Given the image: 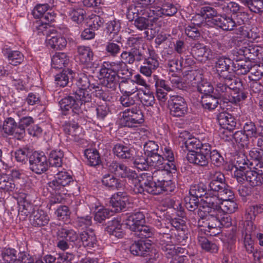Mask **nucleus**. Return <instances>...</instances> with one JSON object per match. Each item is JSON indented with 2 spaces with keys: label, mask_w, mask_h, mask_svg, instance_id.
I'll return each mask as SVG.
<instances>
[{
  "label": "nucleus",
  "mask_w": 263,
  "mask_h": 263,
  "mask_svg": "<svg viewBox=\"0 0 263 263\" xmlns=\"http://www.w3.org/2000/svg\"><path fill=\"white\" fill-rule=\"evenodd\" d=\"M74 78L78 89L71 95L62 99L59 103L62 115H67V112L71 110L73 116L78 120L93 105L91 103V96L87 90H91L96 88V85L91 84L89 77L84 73L79 74Z\"/></svg>",
  "instance_id": "obj_1"
},
{
  "label": "nucleus",
  "mask_w": 263,
  "mask_h": 263,
  "mask_svg": "<svg viewBox=\"0 0 263 263\" xmlns=\"http://www.w3.org/2000/svg\"><path fill=\"white\" fill-rule=\"evenodd\" d=\"M145 220L143 213L135 212L131 213L125 221L127 228L131 231V234L140 239L151 237L153 235V229L144 225Z\"/></svg>",
  "instance_id": "obj_2"
},
{
  "label": "nucleus",
  "mask_w": 263,
  "mask_h": 263,
  "mask_svg": "<svg viewBox=\"0 0 263 263\" xmlns=\"http://www.w3.org/2000/svg\"><path fill=\"white\" fill-rule=\"evenodd\" d=\"M57 247L62 251L69 249L70 243L78 247L80 242L79 234L72 229L61 228L57 232Z\"/></svg>",
  "instance_id": "obj_3"
},
{
  "label": "nucleus",
  "mask_w": 263,
  "mask_h": 263,
  "mask_svg": "<svg viewBox=\"0 0 263 263\" xmlns=\"http://www.w3.org/2000/svg\"><path fill=\"white\" fill-rule=\"evenodd\" d=\"M242 46L233 51V54L238 57L242 55L249 61H256L263 59V48L253 44H246V42L238 40Z\"/></svg>",
  "instance_id": "obj_4"
},
{
  "label": "nucleus",
  "mask_w": 263,
  "mask_h": 263,
  "mask_svg": "<svg viewBox=\"0 0 263 263\" xmlns=\"http://www.w3.org/2000/svg\"><path fill=\"white\" fill-rule=\"evenodd\" d=\"M120 124L123 127H134L144 122V116L137 105L134 107L125 109L122 112Z\"/></svg>",
  "instance_id": "obj_5"
},
{
  "label": "nucleus",
  "mask_w": 263,
  "mask_h": 263,
  "mask_svg": "<svg viewBox=\"0 0 263 263\" xmlns=\"http://www.w3.org/2000/svg\"><path fill=\"white\" fill-rule=\"evenodd\" d=\"M175 227H178L177 232L175 233L174 236H172L170 234H164L160 239V245L162 246V241L165 243L175 247V246L180 245L181 246H185L186 243L189 241V236L185 230V226H182V228H180L177 221L174 222Z\"/></svg>",
  "instance_id": "obj_6"
},
{
  "label": "nucleus",
  "mask_w": 263,
  "mask_h": 263,
  "mask_svg": "<svg viewBox=\"0 0 263 263\" xmlns=\"http://www.w3.org/2000/svg\"><path fill=\"white\" fill-rule=\"evenodd\" d=\"M73 182L72 176L66 171H59L55 179L48 183V186L56 194L65 195L67 190L65 187Z\"/></svg>",
  "instance_id": "obj_7"
},
{
  "label": "nucleus",
  "mask_w": 263,
  "mask_h": 263,
  "mask_svg": "<svg viewBox=\"0 0 263 263\" xmlns=\"http://www.w3.org/2000/svg\"><path fill=\"white\" fill-rule=\"evenodd\" d=\"M29 169L33 173L41 175L48 170V159L42 153L34 152L29 157Z\"/></svg>",
  "instance_id": "obj_8"
},
{
  "label": "nucleus",
  "mask_w": 263,
  "mask_h": 263,
  "mask_svg": "<svg viewBox=\"0 0 263 263\" xmlns=\"http://www.w3.org/2000/svg\"><path fill=\"white\" fill-rule=\"evenodd\" d=\"M209 152L210 144L205 143L198 151L188 153L186 158L190 163L198 166L206 167L208 166L209 162Z\"/></svg>",
  "instance_id": "obj_9"
},
{
  "label": "nucleus",
  "mask_w": 263,
  "mask_h": 263,
  "mask_svg": "<svg viewBox=\"0 0 263 263\" xmlns=\"http://www.w3.org/2000/svg\"><path fill=\"white\" fill-rule=\"evenodd\" d=\"M102 72L106 75L107 72L117 76L122 79L129 77L130 72L128 66L122 61L116 62H104L101 67Z\"/></svg>",
  "instance_id": "obj_10"
},
{
  "label": "nucleus",
  "mask_w": 263,
  "mask_h": 263,
  "mask_svg": "<svg viewBox=\"0 0 263 263\" xmlns=\"http://www.w3.org/2000/svg\"><path fill=\"white\" fill-rule=\"evenodd\" d=\"M187 78L192 82V84L196 85L198 91L203 96L213 93L214 87L210 82L202 79L201 74L196 70H191L186 74Z\"/></svg>",
  "instance_id": "obj_11"
},
{
  "label": "nucleus",
  "mask_w": 263,
  "mask_h": 263,
  "mask_svg": "<svg viewBox=\"0 0 263 263\" xmlns=\"http://www.w3.org/2000/svg\"><path fill=\"white\" fill-rule=\"evenodd\" d=\"M161 250L164 252V255L170 259V263H183L186 256V249L182 247H175L171 245H168L162 241V246H160Z\"/></svg>",
  "instance_id": "obj_12"
},
{
  "label": "nucleus",
  "mask_w": 263,
  "mask_h": 263,
  "mask_svg": "<svg viewBox=\"0 0 263 263\" xmlns=\"http://www.w3.org/2000/svg\"><path fill=\"white\" fill-rule=\"evenodd\" d=\"M168 104L172 116L176 117H183L187 112V105L185 99L178 95L170 97Z\"/></svg>",
  "instance_id": "obj_13"
},
{
  "label": "nucleus",
  "mask_w": 263,
  "mask_h": 263,
  "mask_svg": "<svg viewBox=\"0 0 263 263\" xmlns=\"http://www.w3.org/2000/svg\"><path fill=\"white\" fill-rule=\"evenodd\" d=\"M211 22L213 25L222 29L224 31H231L234 30L235 28L240 26L244 24V21L240 18L239 20H236L232 17L226 15H219L213 19L211 20Z\"/></svg>",
  "instance_id": "obj_14"
},
{
  "label": "nucleus",
  "mask_w": 263,
  "mask_h": 263,
  "mask_svg": "<svg viewBox=\"0 0 263 263\" xmlns=\"http://www.w3.org/2000/svg\"><path fill=\"white\" fill-rule=\"evenodd\" d=\"M2 257L7 263H30L33 258L26 252L17 253L14 249L8 248L3 251Z\"/></svg>",
  "instance_id": "obj_15"
},
{
  "label": "nucleus",
  "mask_w": 263,
  "mask_h": 263,
  "mask_svg": "<svg viewBox=\"0 0 263 263\" xmlns=\"http://www.w3.org/2000/svg\"><path fill=\"white\" fill-rule=\"evenodd\" d=\"M107 167L109 172L119 177L127 178L130 180L136 179L137 178V174L135 171L131 170L123 163L116 161H112L109 163Z\"/></svg>",
  "instance_id": "obj_16"
},
{
  "label": "nucleus",
  "mask_w": 263,
  "mask_h": 263,
  "mask_svg": "<svg viewBox=\"0 0 263 263\" xmlns=\"http://www.w3.org/2000/svg\"><path fill=\"white\" fill-rule=\"evenodd\" d=\"M198 215L201 220L205 227H207L209 229V232L211 230H218L220 228V218L217 211L213 210L212 211L207 210H198Z\"/></svg>",
  "instance_id": "obj_17"
},
{
  "label": "nucleus",
  "mask_w": 263,
  "mask_h": 263,
  "mask_svg": "<svg viewBox=\"0 0 263 263\" xmlns=\"http://www.w3.org/2000/svg\"><path fill=\"white\" fill-rule=\"evenodd\" d=\"M129 203V196L124 192H118L113 194L110 199V209L114 213L122 212Z\"/></svg>",
  "instance_id": "obj_18"
},
{
  "label": "nucleus",
  "mask_w": 263,
  "mask_h": 263,
  "mask_svg": "<svg viewBox=\"0 0 263 263\" xmlns=\"http://www.w3.org/2000/svg\"><path fill=\"white\" fill-rule=\"evenodd\" d=\"M191 54L196 59L202 61L210 60L212 58L211 50L205 45L199 42H195L191 44Z\"/></svg>",
  "instance_id": "obj_19"
},
{
  "label": "nucleus",
  "mask_w": 263,
  "mask_h": 263,
  "mask_svg": "<svg viewBox=\"0 0 263 263\" xmlns=\"http://www.w3.org/2000/svg\"><path fill=\"white\" fill-rule=\"evenodd\" d=\"M3 130L7 136H12L18 140H22V130L18 124L11 117L7 118L3 123Z\"/></svg>",
  "instance_id": "obj_20"
},
{
  "label": "nucleus",
  "mask_w": 263,
  "mask_h": 263,
  "mask_svg": "<svg viewBox=\"0 0 263 263\" xmlns=\"http://www.w3.org/2000/svg\"><path fill=\"white\" fill-rule=\"evenodd\" d=\"M209 192H213L216 194L220 198H227L233 196V192L231 187L228 185L226 181L222 182H213L208 184Z\"/></svg>",
  "instance_id": "obj_21"
},
{
  "label": "nucleus",
  "mask_w": 263,
  "mask_h": 263,
  "mask_svg": "<svg viewBox=\"0 0 263 263\" xmlns=\"http://www.w3.org/2000/svg\"><path fill=\"white\" fill-rule=\"evenodd\" d=\"M147 161L148 167L153 166L157 169L161 168L169 171L171 170H175L176 168L175 164L166 163V160L158 153L148 156Z\"/></svg>",
  "instance_id": "obj_22"
},
{
  "label": "nucleus",
  "mask_w": 263,
  "mask_h": 263,
  "mask_svg": "<svg viewBox=\"0 0 263 263\" xmlns=\"http://www.w3.org/2000/svg\"><path fill=\"white\" fill-rule=\"evenodd\" d=\"M233 66V62L226 56L219 57L215 64V68L220 79H223L232 73L229 71L231 66Z\"/></svg>",
  "instance_id": "obj_23"
},
{
  "label": "nucleus",
  "mask_w": 263,
  "mask_h": 263,
  "mask_svg": "<svg viewBox=\"0 0 263 263\" xmlns=\"http://www.w3.org/2000/svg\"><path fill=\"white\" fill-rule=\"evenodd\" d=\"M221 196H219L216 194H214L212 196L207 195H205L204 198L201 200L202 201V205L201 209H199L198 210H207L217 211L220 209Z\"/></svg>",
  "instance_id": "obj_24"
},
{
  "label": "nucleus",
  "mask_w": 263,
  "mask_h": 263,
  "mask_svg": "<svg viewBox=\"0 0 263 263\" xmlns=\"http://www.w3.org/2000/svg\"><path fill=\"white\" fill-rule=\"evenodd\" d=\"M76 75V73L71 70L69 69L63 70L62 71L55 76V81L57 84L60 87L70 86L72 85L73 80Z\"/></svg>",
  "instance_id": "obj_25"
},
{
  "label": "nucleus",
  "mask_w": 263,
  "mask_h": 263,
  "mask_svg": "<svg viewBox=\"0 0 263 263\" xmlns=\"http://www.w3.org/2000/svg\"><path fill=\"white\" fill-rule=\"evenodd\" d=\"M219 125L223 129L233 130L236 126V120L233 116L227 112H221L217 116Z\"/></svg>",
  "instance_id": "obj_26"
},
{
  "label": "nucleus",
  "mask_w": 263,
  "mask_h": 263,
  "mask_svg": "<svg viewBox=\"0 0 263 263\" xmlns=\"http://www.w3.org/2000/svg\"><path fill=\"white\" fill-rule=\"evenodd\" d=\"M151 245L144 241L139 240L135 241L130 246L131 253L135 256H145L149 253Z\"/></svg>",
  "instance_id": "obj_27"
},
{
  "label": "nucleus",
  "mask_w": 263,
  "mask_h": 263,
  "mask_svg": "<svg viewBox=\"0 0 263 263\" xmlns=\"http://www.w3.org/2000/svg\"><path fill=\"white\" fill-rule=\"evenodd\" d=\"M104 74L103 72H102V69H100V75L104 78L103 84L106 88H110L112 90H116L118 86L120 87L121 84L127 82V79H124L119 83V79L120 77L109 72H107L106 75H104Z\"/></svg>",
  "instance_id": "obj_28"
},
{
  "label": "nucleus",
  "mask_w": 263,
  "mask_h": 263,
  "mask_svg": "<svg viewBox=\"0 0 263 263\" xmlns=\"http://www.w3.org/2000/svg\"><path fill=\"white\" fill-rule=\"evenodd\" d=\"M23 200L18 202V214L24 216V218L28 215H32L33 213L36 211L35 209H37L34 206L32 202L30 200L29 197L25 195L22 198Z\"/></svg>",
  "instance_id": "obj_29"
},
{
  "label": "nucleus",
  "mask_w": 263,
  "mask_h": 263,
  "mask_svg": "<svg viewBox=\"0 0 263 263\" xmlns=\"http://www.w3.org/2000/svg\"><path fill=\"white\" fill-rule=\"evenodd\" d=\"M113 153L117 157L122 159H131L135 155L134 149L122 144L115 145L112 149Z\"/></svg>",
  "instance_id": "obj_30"
},
{
  "label": "nucleus",
  "mask_w": 263,
  "mask_h": 263,
  "mask_svg": "<svg viewBox=\"0 0 263 263\" xmlns=\"http://www.w3.org/2000/svg\"><path fill=\"white\" fill-rule=\"evenodd\" d=\"M78 58L80 62L86 65H90L92 63L94 53L89 46H78L77 48Z\"/></svg>",
  "instance_id": "obj_31"
},
{
  "label": "nucleus",
  "mask_w": 263,
  "mask_h": 263,
  "mask_svg": "<svg viewBox=\"0 0 263 263\" xmlns=\"http://www.w3.org/2000/svg\"><path fill=\"white\" fill-rule=\"evenodd\" d=\"M133 180L141 183L144 186L145 192L153 194L156 184L154 182L153 173H143L139 177L137 176V178Z\"/></svg>",
  "instance_id": "obj_32"
},
{
  "label": "nucleus",
  "mask_w": 263,
  "mask_h": 263,
  "mask_svg": "<svg viewBox=\"0 0 263 263\" xmlns=\"http://www.w3.org/2000/svg\"><path fill=\"white\" fill-rule=\"evenodd\" d=\"M49 220L47 213L42 210L37 209L30 216V221L34 227H41L48 224Z\"/></svg>",
  "instance_id": "obj_33"
},
{
  "label": "nucleus",
  "mask_w": 263,
  "mask_h": 263,
  "mask_svg": "<svg viewBox=\"0 0 263 263\" xmlns=\"http://www.w3.org/2000/svg\"><path fill=\"white\" fill-rule=\"evenodd\" d=\"M138 88L132 89L131 91H121L122 95L120 98V101L121 104L124 107H135L137 105L136 104L135 99L138 97V93L135 94L137 91Z\"/></svg>",
  "instance_id": "obj_34"
},
{
  "label": "nucleus",
  "mask_w": 263,
  "mask_h": 263,
  "mask_svg": "<svg viewBox=\"0 0 263 263\" xmlns=\"http://www.w3.org/2000/svg\"><path fill=\"white\" fill-rule=\"evenodd\" d=\"M51 34L46 37L47 44L48 47L54 50H62L67 45V41L64 37L59 35Z\"/></svg>",
  "instance_id": "obj_35"
},
{
  "label": "nucleus",
  "mask_w": 263,
  "mask_h": 263,
  "mask_svg": "<svg viewBox=\"0 0 263 263\" xmlns=\"http://www.w3.org/2000/svg\"><path fill=\"white\" fill-rule=\"evenodd\" d=\"M79 235L80 242L78 246H80V243L82 242L84 247L91 248H93L97 243L96 236L91 229L83 231L81 234H79Z\"/></svg>",
  "instance_id": "obj_36"
},
{
  "label": "nucleus",
  "mask_w": 263,
  "mask_h": 263,
  "mask_svg": "<svg viewBox=\"0 0 263 263\" xmlns=\"http://www.w3.org/2000/svg\"><path fill=\"white\" fill-rule=\"evenodd\" d=\"M158 66V61L153 55H152L144 61L143 65L140 67V72L148 77L151 76L153 72L156 69Z\"/></svg>",
  "instance_id": "obj_37"
},
{
  "label": "nucleus",
  "mask_w": 263,
  "mask_h": 263,
  "mask_svg": "<svg viewBox=\"0 0 263 263\" xmlns=\"http://www.w3.org/2000/svg\"><path fill=\"white\" fill-rule=\"evenodd\" d=\"M226 83V79H221L220 82L216 85L214 93L219 99H222L224 103H228V98L231 94L230 88Z\"/></svg>",
  "instance_id": "obj_38"
},
{
  "label": "nucleus",
  "mask_w": 263,
  "mask_h": 263,
  "mask_svg": "<svg viewBox=\"0 0 263 263\" xmlns=\"http://www.w3.org/2000/svg\"><path fill=\"white\" fill-rule=\"evenodd\" d=\"M103 185L111 190H119L122 188V181L111 174L104 175L102 179Z\"/></svg>",
  "instance_id": "obj_39"
},
{
  "label": "nucleus",
  "mask_w": 263,
  "mask_h": 263,
  "mask_svg": "<svg viewBox=\"0 0 263 263\" xmlns=\"http://www.w3.org/2000/svg\"><path fill=\"white\" fill-rule=\"evenodd\" d=\"M250 62L249 60H242L241 58L239 59H236L235 62H233V70L237 74H246L252 67V64Z\"/></svg>",
  "instance_id": "obj_40"
},
{
  "label": "nucleus",
  "mask_w": 263,
  "mask_h": 263,
  "mask_svg": "<svg viewBox=\"0 0 263 263\" xmlns=\"http://www.w3.org/2000/svg\"><path fill=\"white\" fill-rule=\"evenodd\" d=\"M245 179L253 187L260 186L263 183V177L250 167L247 168Z\"/></svg>",
  "instance_id": "obj_41"
},
{
  "label": "nucleus",
  "mask_w": 263,
  "mask_h": 263,
  "mask_svg": "<svg viewBox=\"0 0 263 263\" xmlns=\"http://www.w3.org/2000/svg\"><path fill=\"white\" fill-rule=\"evenodd\" d=\"M69 61V58L65 53L57 52L52 58L51 66L54 69H62L68 64Z\"/></svg>",
  "instance_id": "obj_42"
},
{
  "label": "nucleus",
  "mask_w": 263,
  "mask_h": 263,
  "mask_svg": "<svg viewBox=\"0 0 263 263\" xmlns=\"http://www.w3.org/2000/svg\"><path fill=\"white\" fill-rule=\"evenodd\" d=\"M208 192H209V189L207 185L202 182H200L191 186L189 194L190 196L200 199L207 195Z\"/></svg>",
  "instance_id": "obj_43"
},
{
  "label": "nucleus",
  "mask_w": 263,
  "mask_h": 263,
  "mask_svg": "<svg viewBox=\"0 0 263 263\" xmlns=\"http://www.w3.org/2000/svg\"><path fill=\"white\" fill-rule=\"evenodd\" d=\"M175 184L171 180H166L159 184H156L153 195H159L163 192L166 194L174 191Z\"/></svg>",
  "instance_id": "obj_44"
},
{
  "label": "nucleus",
  "mask_w": 263,
  "mask_h": 263,
  "mask_svg": "<svg viewBox=\"0 0 263 263\" xmlns=\"http://www.w3.org/2000/svg\"><path fill=\"white\" fill-rule=\"evenodd\" d=\"M84 156L87 159V164L96 166L101 163L100 155L98 151L95 148H88L84 151Z\"/></svg>",
  "instance_id": "obj_45"
},
{
  "label": "nucleus",
  "mask_w": 263,
  "mask_h": 263,
  "mask_svg": "<svg viewBox=\"0 0 263 263\" xmlns=\"http://www.w3.org/2000/svg\"><path fill=\"white\" fill-rule=\"evenodd\" d=\"M121 226L119 221L114 218L112 220L108 221L107 226L106 227L105 230L109 234L120 238L123 236V233L121 231Z\"/></svg>",
  "instance_id": "obj_46"
},
{
  "label": "nucleus",
  "mask_w": 263,
  "mask_h": 263,
  "mask_svg": "<svg viewBox=\"0 0 263 263\" xmlns=\"http://www.w3.org/2000/svg\"><path fill=\"white\" fill-rule=\"evenodd\" d=\"M219 98L214 94L202 96L201 103L203 108L210 111L215 109L219 104L218 99Z\"/></svg>",
  "instance_id": "obj_47"
},
{
  "label": "nucleus",
  "mask_w": 263,
  "mask_h": 263,
  "mask_svg": "<svg viewBox=\"0 0 263 263\" xmlns=\"http://www.w3.org/2000/svg\"><path fill=\"white\" fill-rule=\"evenodd\" d=\"M234 198V194L233 196L230 197L221 198L222 200L221 202L220 209L224 212L227 213H233L238 209V205L236 202L233 200Z\"/></svg>",
  "instance_id": "obj_48"
},
{
  "label": "nucleus",
  "mask_w": 263,
  "mask_h": 263,
  "mask_svg": "<svg viewBox=\"0 0 263 263\" xmlns=\"http://www.w3.org/2000/svg\"><path fill=\"white\" fill-rule=\"evenodd\" d=\"M130 51L133 55V61L137 62L144 61L153 55V53H154L153 50L149 49L146 50L143 48H142V49H130Z\"/></svg>",
  "instance_id": "obj_49"
},
{
  "label": "nucleus",
  "mask_w": 263,
  "mask_h": 263,
  "mask_svg": "<svg viewBox=\"0 0 263 263\" xmlns=\"http://www.w3.org/2000/svg\"><path fill=\"white\" fill-rule=\"evenodd\" d=\"M64 153L61 150H53L49 155L48 163L51 166L61 167L63 163Z\"/></svg>",
  "instance_id": "obj_50"
},
{
  "label": "nucleus",
  "mask_w": 263,
  "mask_h": 263,
  "mask_svg": "<svg viewBox=\"0 0 263 263\" xmlns=\"http://www.w3.org/2000/svg\"><path fill=\"white\" fill-rule=\"evenodd\" d=\"M233 138L239 147L249 148L250 146H252L250 145V137L245 134L242 130L237 131L233 134Z\"/></svg>",
  "instance_id": "obj_51"
},
{
  "label": "nucleus",
  "mask_w": 263,
  "mask_h": 263,
  "mask_svg": "<svg viewBox=\"0 0 263 263\" xmlns=\"http://www.w3.org/2000/svg\"><path fill=\"white\" fill-rule=\"evenodd\" d=\"M142 15L145 16H139L137 17L136 20H135L134 24L140 30L148 29L149 27L152 25L151 24L152 21L154 22L157 18L154 17L153 19H149V18H146V17H150L149 15L144 14V13Z\"/></svg>",
  "instance_id": "obj_52"
},
{
  "label": "nucleus",
  "mask_w": 263,
  "mask_h": 263,
  "mask_svg": "<svg viewBox=\"0 0 263 263\" xmlns=\"http://www.w3.org/2000/svg\"><path fill=\"white\" fill-rule=\"evenodd\" d=\"M155 11L157 12V16H173L177 13V9L172 4L166 3L161 7H158Z\"/></svg>",
  "instance_id": "obj_53"
},
{
  "label": "nucleus",
  "mask_w": 263,
  "mask_h": 263,
  "mask_svg": "<svg viewBox=\"0 0 263 263\" xmlns=\"http://www.w3.org/2000/svg\"><path fill=\"white\" fill-rule=\"evenodd\" d=\"M97 111V118L100 121V123L103 126H107L109 123L106 120V117L108 114L109 109L107 105H102L96 108Z\"/></svg>",
  "instance_id": "obj_54"
},
{
  "label": "nucleus",
  "mask_w": 263,
  "mask_h": 263,
  "mask_svg": "<svg viewBox=\"0 0 263 263\" xmlns=\"http://www.w3.org/2000/svg\"><path fill=\"white\" fill-rule=\"evenodd\" d=\"M4 54L9 63L14 66L20 64L24 59L23 54L19 51L7 50Z\"/></svg>",
  "instance_id": "obj_55"
},
{
  "label": "nucleus",
  "mask_w": 263,
  "mask_h": 263,
  "mask_svg": "<svg viewBox=\"0 0 263 263\" xmlns=\"http://www.w3.org/2000/svg\"><path fill=\"white\" fill-rule=\"evenodd\" d=\"M176 170V167L175 170H171L170 171L161 168L158 169L153 173L154 182L156 184L162 182L167 179L171 173H175Z\"/></svg>",
  "instance_id": "obj_56"
},
{
  "label": "nucleus",
  "mask_w": 263,
  "mask_h": 263,
  "mask_svg": "<svg viewBox=\"0 0 263 263\" xmlns=\"http://www.w3.org/2000/svg\"><path fill=\"white\" fill-rule=\"evenodd\" d=\"M34 29L36 30L38 35L43 34V35H46L47 37H48V36L50 35L51 34H54V32H53L54 29L51 28L50 25L45 24L40 20L36 21L34 24Z\"/></svg>",
  "instance_id": "obj_57"
},
{
  "label": "nucleus",
  "mask_w": 263,
  "mask_h": 263,
  "mask_svg": "<svg viewBox=\"0 0 263 263\" xmlns=\"http://www.w3.org/2000/svg\"><path fill=\"white\" fill-rule=\"evenodd\" d=\"M223 79H226V84L230 88V92L231 91H239V89L242 87V83L241 80L235 77L232 73Z\"/></svg>",
  "instance_id": "obj_58"
},
{
  "label": "nucleus",
  "mask_w": 263,
  "mask_h": 263,
  "mask_svg": "<svg viewBox=\"0 0 263 263\" xmlns=\"http://www.w3.org/2000/svg\"><path fill=\"white\" fill-rule=\"evenodd\" d=\"M184 144L189 153H192L198 151L202 147L204 143H202L198 139L192 137L188 138Z\"/></svg>",
  "instance_id": "obj_59"
},
{
  "label": "nucleus",
  "mask_w": 263,
  "mask_h": 263,
  "mask_svg": "<svg viewBox=\"0 0 263 263\" xmlns=\"http://www.w3.org/2000/svg\"><path fill=\"white\" fill-rule=\"evenodd\" d=\"M199 242L202 249L205 251L212 253H217L218 252V247L217 245L209 240L206 237H200Z\"/></svg>",
  "instance_id": "obj_60"
},
{
  "label": "nucleus",
  "mask_w": 263,
  "mask_h": 263,
  "mask_svg": "<svg viewBox=\"0 0 263 263\" xmlns=\"http://www.w3.org/2000/svg\"><path fill=\"white\" fill-rule=\"evenodd\" d=\"M214 165L219 167L224 162V159L219 152L216 149H212V146L210 144V152H209V159Z\"/></svg>",
  "instance_id": "obj_61"
},
{
  "label": "nucleus",
  "mask_w": 263,
  "mask_h": 263,
  "mask_svg": "<svg viewBox=\"0 0 263 263\" xmlns=\"http://www.w3.org/2000/svg\"><path fill=\"white\" fill-rule=\"evenodd\" d=\"M248 93L246 92L243 88L233 91V93H231L228 100V102H231L233 104H237L241 101L245 100L247 98Z\"/></svg>",
  "instance_id": "obj_62"
},
{
  "label": "nucleus",
  "mask_w": 263,
  "mask_h": 263,
  "mask_svg": "<svg viewBox=\"0 0 263 263\" xmlns=\"http://www.w3.org/2000/svg\"><path fill=\"white\" fill-rule=\"evenodd\" d=\"M242 132L250 137L252 141H254L253 138H257V126L252 121H248L245 123Z\"/></svg>",
  "instance_id": "obj_63"
},
{
  "label": "nucleus",
  "mask_w": 263,
  "mask_h": 263,
  "mask_svg": "<svg viewBox=\"0 0 263 263\" xmlns=\"http://www.w3.org/2000/svg\"><path fill=\"white\" fill-rule=\"evenodd\" d=\"M113 212L108 209H99L95 214L94 220L100 223L104 224L106 219L112 215Z\"/></svg>",
  "instance_id": "obj_64"
}]
</instances>
